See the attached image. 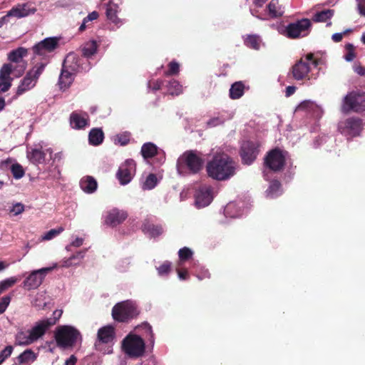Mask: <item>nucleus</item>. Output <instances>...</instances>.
I'll list each match as a JSON object with an SVG mask.
<instances>
[{
  "instance_id": "nucleus-1",
  "label": "nucleus",
  "mask_w": 365,
  "mask_h": 365,
  "mask_svg": "<svg viewBox=\"0 0 365 365\" xmlns=\"http://www.w3.org/2000/svg\"><path fill=\"white\" fill-rule=\"evenodd\" d=\"M237 168V164L224 153L215 155L206 165L208 176L219 181L230 179L236 174Z\"/></svg>"
},
{
  "instance_id": "nucleus-2",
  "label": "nucleus",
  "mask_w": 365,
  "mask_h": 365,
  "mask_svg": "<svg viewBox=\"0 0 365 365\" xmlns=\"http://www.w3.org/2000/svg\"><path fill=\"white\" fill-rule=\"evenodd\" d=\"M204 160L201 155L190 150L181 155L177 161V170L180 175L196 174L202 168Z\"/></svg>"
},
{
  "instance_id": "nucleus-3",
  "label": "nucleus",
  "mask_w": 365,
  "mask_h": 365,
  "mask_svg": "<svg viewBox=\"0 0 365 365\" xmlns=\"http://www.w3.org/2000/svg\"><path fill=\"white\" fill-rule=\"evenodd\" d=\"M54 337L57 346L63 349L72 348L81 340L79 331L71 325H61L56 327Z\"/></svg>"
},
{
  "instance_id": "nucleus-4",
  "label": "nucleus",
  "mask_w": 365,
  "mask_h": 365,
  "mask_svg": "<svg viewBox=\"0 0 365 365\" xmlns=\"http://www.w3.org/2000/svg\"><path fill=\"white\" fill-rule=\"evenodd\" d=\"M78 60V57L73 53L68 54L65 58L58 79V85L61 90H66L71 85L76 73L80 70Z\"/></svg>"
},
{
  "instance_id": "nucleus-5",
  "label": "nucleus",
  "mask_w": 365,
  "mask_h": 365,
  "mask_svg": "<svg viewBox=\"0 0 365 365\" xmlns=\"http://www.w3.org/2000/svg\"><path fill=\"white\" fill-rule=\"evenodd\" d=\"M46 334L39 322H36L30 329H19L15 335V344L29 346L37 341Z\"/></svg>"
},
{
  "instance_id": "nucleus-6",
  "label": "nucleus",
  "mask_w": 365,
  "mask_h": 365,
  "mask_svg": "<svg viewBox=\"0 0 365 365\" xmlns=\"http://www.w3.org/2000/svg\"><path fill=\"white\" fill-rule=\"evenodd\" d=\"M138 314L136 304L130 300L119 302L112 309V315L115 320L126 322Z\"/></svg>"
},
{
  "instance_id": "nucleus-7",
  "label": "nucleus",
  "mask_w": 365,
  "mask_h": 365,
  "mask_svg": "<svg viewBox=\"0 0 365 365\" xmlns=\"http://www.w3.org/2000/svg\"><path fill=\"white\" fill-rule=\"evenodd\" d=\"M27 158L34 164H48L53 160V150L42 142L27 151Z\"/></svg>"
},
{
  "instance_id": "nucleus-8",
  "label": "nucleus",
  "mask_w": 365,
  "mask_h": 365,
  "mask_svg": "<svg viewBox=\"0 0 365 365\" xmlns=\"http://www.w3.org/2000/svg\"><path fill=\"white\" fill-rule=\"evenodd\" d=\"M57 263L51 266L36 269L30 272L23 282V287L27 290L36 289L42 284L46 274L58 267Z\"/></svg>"
},
{
  "instance_id": "nucleus-9",
  "label": "nucleus",
  "mask_w": 365,
  "mask_h": 365,
  "mask_svg": "<svg viewBox=\"0 0 365 365\" xmlns=\"http://www.w3.org/2000/svg\"><path fill=\"white\" fill-rule=\"evenodd\" d=\"M123 349L129 356L137 358L143 354L145 342L140 336L129 334L123 341Z\"/></svg>"
},
{
  "instance_id": "nucleus-10",
  "label": "nucleus",
  "mask_w": 365,
  "mask_h": 365,
  "mask_svg": "<svg viewBox=\"0 0 365 365\" xmlns=\"http://www.w3.org/2000/svg\"><path fill=\"white\" fill-rule=\"evenodd\" d=\"M362 128V121L358 118H349L338 123L339 131L348 139L359 135Z\"/></svg>"
},
{
  "instance_id": "nucleus-11",
  "label": "nucleus",
  "mask_w": 365,
  "mask_h": 365,
  "mask_svg": "<svg viewBox=\"0 0 365 365\" xmlns=\"http://www.w3.org/2000/svg\"><path fill=\"white\" fill-rule=\"evenodd\" d=\"M59 38L57 37H48L41 41L33 46L34 59L38 60V58H48L50 53L53 52L58 46Z\"/></svg>"
},
{
  "instance_id": "nucleus-12",
  "label": "nucleus",
  "mask_w": 365,
  "mask_h": 365,
  "mask_svg": "<svg viewBox=\"0 0 365 365\" xmlns=\"http://www.w3.org/2000/svg\"><path fill=\"white\" fill-rule=\"evenodd\" d=\"M311 26V21L308 19H302L289 24L285 29V36L289 38L307 36L310 32Z\"/></svg>"
},
{
  "instance_id": "nucleus-13",
  "label": "nucleus",
  "mask_w": 365,
  "mask_h": 365,
  "mask_svg": "<svg viewBox=\"0 0 365 365\" xmlns=\"http://www.w3.org/2000/svg\"><path fill=\"white\" fill-rule=\"evenodd\" d=\"M341 110L344 113H347L351 110L355 112H361L365 110L364 97L355 93H350L347 94L344 97Z\"/></svg>"
},
{
  "instance_id": "nucleus-14",
  "label": "nucleus",
  "mask_w": 365,
  "mask_h": 365,
  "mask_svg": "<svg viewBox=\"0 0 365 365\" xmlns=\"http://www.w3.org/2000/svg\"><path fill=\"white\" fill-rule=\"evenodd\" d=\"M27 55V49L19 47L11 51L8 54V59L11 61L16 70L14 71L15 76L19 77L22 75L26 68V63L23 58Z\"/></svg>"
},
{
  "instance_id": "nucleus-15",
  "label": "nucleus",
  "mask_w": 365,
  "mask_h": 365,
  "mask_svg": "<svg viewBox=\"0 0 365 365\" xmlns=\"http://www.w3.org/2000/svg\"><path fill=\"white\" fill-rule=\"evenodd\" d=\"M287 155V152L277 148L274 149L268 153L264 163L271 170L279 171L284 167Z\"/></svg>"
},
{
  "instance_id": "nucleus-16",
  "label": "nucleus",
  "mask_w": 365,
  "mask_h": 365,
  "mask_svg": "<svg viewBox=\"0 0 365 365\" xmlns=\"http://www.w3.org/2000/svg\"><path fill=\"white\" fill-rule=\"evenodd\" d=\"M317 66V63L313 60V55L308 54L304 59L302 58L293 66V76L296 80L303 79L310 71L311 66Z\"/></svg>"
},
{
  "instance_id": "nucleus-17",
  "label": "nucleus",
  "mask_w": 365,
  "mask_h": 365,
  "mask_svg": "<svg viewBox=\"0 0 365 365\" xmlns=\"http://www.w3.org/2000/svg\"><path fill=\"white\" fill-rule=\"evenodd\" d=\"M214 198L213 188L208 185H200L195 191V204L197 208L208 206Z\"/></svg>"
},
{
  "instance_id": "nucleus-18",
  "label": "nucleus",
  "mask_w": 365,
  "mask_h": 365,
  "mask_svg": "<svg viewBox=\"0 0 365 365\" xmlns=\"http://www.w3.org/2000/svg\"><path fill=\"white\" fill-rule=\"evenodd\" d=\"M267 11L264 14H259L256 9H251L250 11L252 16L261 20L278 18L284 13V8L279 4L278 0H271L267 6Z\"/></svg>"
},
{
  "instance_id": "nucleus-19",
  "label": "nucleus",
  "mask_w": 365,
  "mask_h": 365,
  "mask_svg": "<svg viewBox=\"0 0 365 365\" xmlns=\"http://www.w3.org/2000/svg\"><path fill=\"white\" fill-rule=\"evenodd\" d=\"M135 173V163L133 160L129 159L119 167L116 176L120 183L125 185L131 181Z\"/></svg>"
},
{
  "instance_id": "nucleus-20",
  "label": "nucleus",
  "mask_w": 365,
  "mask_h": 365,
  "mask_svg": "<svg viewBox=\"0 0 365 365\" xmlns=\"http://www.w3.org/2000/svg\"><path fill=\"white\" fill-rule=\"evenodd\" d=\"M257 145L251 141L244 142L241 147V158L245 164L250 165L256 159L258 155Z\"/></svg>"
},
{
  "instance_id": "nucleus-21",
  "label": "nucleus",
  "mask_w": 365,
  "mask_h": 365,
  "mask_svg": "<svg viewBox=\"0 0 365 365\" xmlns=\"http://www.w3.org/2000/svg\"><path fill=\"white\" fill-rule=\"evenodd\" d=\"M125 211L117 208H113L105 212L103 215L104 223L110 227H116L127 218Z\"/></svg>"
},
{
  "instance_id": "nucleus-22",
  "label": "nucleus",
  "mask_w": 365,
  "mask_h": 365,
  "mask_svg": "<svg viewBox=\"0 0 365 365\" xmlns=\"http://www.w3.org/2000/svg\"><path fill=\"white\" fill-rule=\"evenodd\" d=\"M16 68L12 64H4L0 69V93L7 91L11 86L12 78L11 74L15 76Z\"/></svg>"
},
{
  "instance_id": "nucleus-23",
  "label": "nucleus",
  "mask_w": 365,
  "mask_h": 365,
  "mask_svg": "<svg viewBox=\"0 0 365 365\" xmlns=\"http://www.w3.org/2000/svg\"><path fill=\"white\" fill-rule=\"evenodd\" d=\"M70 125L75 130H83L89 125V117L87 113L76 110L70 115Z\"/></svg>"
},
{
  "instance_id": "nucleus-24",
  "label": "nucleus",
  "mask_w": 365,
  "mask_h": 365,
  "mask_svg": "<svg viewBox=\"0 0 365 365\" xmlns=\"http://www.w3.org/2000/svg\"><path fill=\"white\" fill-rule=\"evenodd\" d=\"M295 111L297 113L304 112L314 118H319L323 113L322 108L316 103L312 101H304L297 108Z\"/></svg>"
},
{
  "instance_id": "nucleus-25",
  "label": "nucleus",
  "mask_w": 365,
  "mask_h": 365,
  "mask_svg": "<svg viewBox=\"0 0 365 365\" xmlns=\"http://www.w3.org/2000/svg\"><path fill=\"white\" fill-rule=\"evenodd\" d=\"M36 11V9L35 7H34L31 4L26 3L18 4L16 6H14L11 10L8 11V13L11 17L21 19L30 14H33Z\"/></svg>"
},
{
  "instance_id": "nucleus-26",
  "label": "nucleus",
  "mask_w": 365,
  "mask_h": 365,
  "mask_svg": "<svg viewBox=\"0 0 365 365\" xmlns=\"http://www.w3.org/2000/svg\"><path fill=\"white\" fill-rule=\"evenodd\" d=\"M115 333L114 329L112 326H106L101 328L98 331V341L96 343L95 346L97 349L101 350L98 346L101 344H109L113 341Z\"/></svg>"
},
{
  "instance_id": "nucleus-27",
  "label": "nucleus",
  "mask_w": 365,
  "mask_h": 365,
  "mask_svg": "<svg viewBox=\"0 0 365 365\" xmlns=\"http://www.w3.org/2000/svg\"><path fill=\"white\" fill-rule=\"evenodd\" d=\"M36 82L37 79L28 72L17 88L16 97L33 88Z\"/></svg>"
},
{
  "instance_id": "nucleus-28",
  "label": "nucleus",
  "mask_w": 365,
  "mask_h": 365,
  "mask_svg": "<svg viewBox=\"0 0 365 365\" xmlns=\"http://www.w3.org/2000/svg\"><path fill=\"white\" fill-rule=\"evenodd\" d=\"M119 11V6L117 4L110 1L106 6L107 18L118 27L120 26L123 22L117 16Z\"/></svg>"
},
{
  "instance_id": "nucleus-29",
  "label": "nucleus",
  "mask_w": 365,
  "mask_h": 365,
  "mask_svg": "<svg viewBox=\"0 0 365 365\" xmlns=\"http://www.w3.org/2000/svg\"><path fill=\"white\" fill-rule=\"evenodd\" d=\"M48 63L49 59L46 57L38 58L37 61L33 58L34 66L29 72L38 80Z\"/></svg>"
},
{
  "instance_id": "nucleus-30",
  "label": "nucleus",
  "mask_w": 365,
  "mask_h": 365,
  "mask_svg": "<svg viewBox=\"0 0 365 365\" xmlns=\"http://www.w3.org/2000/svg\"><path fill=\"white\" fill-rule=\"evenodd\" d=\"M240 203L232 202L228 203L225 209L224 214L226 217L235 218L242 215L243 212L241 210Z\"/></svg>"
},
{
  "instance_id": "nucleus-31",
  "label": "nucleus",
  "mask_w": 365,
  "mask_h": 365,
  "mask_svg": "<svg viewBox=\"0 0 365 365\" xmlns=\"http://www.w3.org/2000/svg\"><path fill=\"white\" fill-rule=\"evenodd\" d=\"M97 186L96 180L91 176L83 178L80 181L81 188L86 193L94 192L97 189Z\"/></svg>"
},
{
  "instance_id": "nucleus-32",
  "label": "nucleus",
  "mask_w": 365,
  "mask_h": 365,
  "mask_svg": "<svg viewBox=\"0 0 365 365\" xmlns=\"http://www.w3.org/2000/svg\"><path fill=\"white\" fill-rule=\"evenodd\" d=\"M37 358V355L31 349H26L23 351L18 357V364L19 365H30Z\"/></svg>"
},
{
  "instance_id": "nucleus-33",
  "label": "nucleus",
  "mask_w": 365,
  "mask_h": 365,
  "mask_svg": "<svg viewBox=\"0 0 365 365\" xmlns=\"http://www.w3.org/2000/svg\"><path fill=\"white\" fill-rule=\"evenodd\" d=\"M99 46V43L95 40H90L84 43L81 46V51L83 56L90 58L93 56Z\"/></svg>"
},
{
  "instance_id": "nucleus-34",
  "label": "nucleus",
  "mask_w": 365,
  "mask_h": 365,
  "mask_svg": "<svg viewBox=\"0 0 365 365\" xmlns=\"http://www.w3.org/2000/svg\"><path fill=\"white\" fill-rule=\"evenodd\" d=\"M104 139V134L101 128H93L88 134V141L92 145L97 146L101 145Z\"/></svg>"
},
{
  "instance_id": "nucleus-35",
  "label": "nucleus",
  "mask_w": 365,
  "mask_h": 365,
  "mask_svg": "<svg viewBox=\"0 0 365 365\" xmlns=\"http://www.w3.org/2000/svg\"><path fill=\"white\" fill-rule=\"evenodd\" d=\"M62 314L63 311L61 309H56L53 312L52 317L46 318L38 322L46 332L51 326L56 324L58 320L61 318Z\"/></svg>"
},
{
  "instance_id": "nucleus-36",
  "label": "nucleus",
  "mask_w": 365,
  "mask_h": 365,
  "mask_svg": "<svg viewBox=\"0 0 365 365\" xmlns=\"http://www.w3.org/2000/svg\"><path fill=\"white\" fill-rule=\"evenodd\" d=\"M282 193L281 184L277 180L271 182L268 189L266 191V195L269 198H275Z\"/></svg>"
},
{
  "instance_id": "nucleus-37",
  "label": "nucleus",
  "mask_w": 365,
  "mask_h": 365,
  "mask_svg": "<svg viewBox=\"0 0 365 365\" xmlns=\"http://www.w3.org/2000/svg\"><path fill=\"white\" fill-rule=\"evenodd\" d=\"M334 11L332 9H325L317 12L312 17L314 22H327L330 20L334 16Z\"/></svg>"
},
{
  "instance_id": "nucleus-38",
  "label": "nucleus",
  "mask_w": 365,
  "mask_h": 365,
  "mask_svg": "<svg viewBox=\"0 0 365 365\" xmlns=\"http://www.w3.org/2000/svg\"><path fill=\"white\" fill-rule=\"evenodd\" d=\"M141 153L144 158H152L158 153V147L153 143H146L141 148Z\"/></svg>"
},
{
  "instance_id": "nucleus-39",
  "label": "nucleus",
  "mask_w": 365,
  "mask_h": 365,
  "mask_svg": "<svg viewBox=\"0 0 365 365\" xmlns=\"http://www.w3.org/2000/svg\"><path fill=\"white\" fill-rule=\"evenodd\" d=\"M244 85L242 82H235L230 89V96L232 99H238L244 93Z\"/></svg>"
},
{
  "instance_id": "nucleus-40",
  "label": "nucleus",
  "mask_w": 365,
  "mask_h": 365,
  "mask_svg": "<svg viewBox=\"0 0 365 365\" xmlns=\"http://www.w3.org/2000/svg\"><path fill=\"white\" fill-rule=\"evenodd\" d=\"M143 231L150 237H155L163 233V229L160 225L145 224L143 226Z\"/></svg>"
},
{
  "instance_id": "nucleus-41",
  "label": "nucleus",
  "mask_w": 365,
  "mask_h": 365,
  "mask_svg": "<svg viewBox=\"0 0 365 365\" xmlns=\"http://www.w3.org/2000/svg\"><path fill=\"white\" fill-rule=\"evenodd\" d=\"M261 38L257 35H248L245 39V44L252 49L259 50L261 46Z\"/></svg>"
},
{
  "instance_id": "nucleus-42",
  "label": "nucleus",
  "mask_w": 365,
  "mask_h": 365,
  "mask_svg": "<svg viewBox=\"0 0 365 365\" xmlns=\"http://www.w3.org/2000/svg\"><path fill=\"white\" fill-rule=\"evenodd\" d=\"M192 267L196 268L194 274L199 280H203L210 277V273L208 269L202 266L197 265L196 262H192Z\"/></svg>"
},
{
  "instance_id": "nucleus-43",
  "label": "nucleus",
  "mask_w": 365,
  "mask_h": 365,
  "mask_svg": "<svg viewBox=\"0 0 365 365\" xmlns=\"http://www.w3.org/2000/svg\"><path fill=\"white\" fill-rule=\"evenodd\" d=\"M168 88V92L169 94L174 96V95H179L182 92V86L180 84V83L176 80H171L168 83L167 85Z\"/></svg>"
},
{
  "instance_id": "nucleus-44",
  "label": "nucleus",
  "mask_w": 365,
  "mask_h": 365,
  "mask_svg": "<svg viewBox=\"0 0 365 365\" xmlns=\"http://www.w3.org/2000/svg\"><path fill=\"white\" fill-rule=\"evenodd\" d=\"M193 252L188 247H184L178 251L179 262L178 267H182L184 262L192 258Z\"/></svg>"
},
{
  "instance_id": "nucleus-45",
  "label": "nucleus",
  "mask_w": 365,
  "mask_h": 365,
  "mask_svg": "<svg viewBox=\"0 0 365 365\" xmlns=\"http://www.w3.org/2000/svg\"><path fill=\"white\" fill-rule=\"evenodd\" d=\"M158 184V179L155 174H149L142 184V188L144 190L153 189Z\"/></svg>"
},
{
  "instance_id": "nucleus-46",
  "label": "nucleus",
  "mask_w": 365,
  "mask_h": 365,
  "mask_svg": "<svg viewBox=\"0 0 365 365\" xmlns=\"http://www.w3.org/2000/svg\"><path fill=\"white\" fill-rule=\"evenodd\" d=\"M98 14L97 11H93L90 13L86 17H85L79 27L80 31H83L87 27H89L90 23L93 20L97 19Z\"/></svg>"
},
{
  "instance_id": "nucleus-47",
  "label": "nucleus",
  "mask_w": 365,
  "mask_h": 365,
  "mask_svg": "<svg viewBox=\"0 0 365 365\" xmlns=\"http://www.w3.org/2000/svg\"><path fill=\"white\" fill-rule=\"evenodd\" d=\"M63 230L64 228L63 227H59L56 229H51L41 236V240H51L57 237L58 235H59Z\"/></svg>"
},
{
  "instance_id": "nucleus-48",
  "label": "nucleus",
  "mask_w": 365,
  "mask_h": 365,
  "mask_svg": "<svg viewBox=\"0 0 365 365\" xmlns=\"http://www.w3.org/2000/svg\"><path fill=\"white\" fill-rule=\"evenodd\" d=\"M130 133L128 132H124L120 134L116 135L113 138V142L116 145H125L130 140Z\"/></svg>"
},
{
  "instance_id": "nucleus-49",
  "label": "nucleus",
  "mask_w": 365,
  "mask_h": 365,
  "mask_svg": "<svg viewBox=\"0 0 365 365\" xmlns=\"http://www.w3.org/2000/svg\"><path fill=\"white\" fill-rule=\"evenodd\" d=\"M136 329L137 330H143L145 331V333L148 334V335L149 336V339H148L149 342L150 343L152 346L154 345V342H155L154 336H153V333L152 331V327L149 324L143 323L140 326L136 328Z\"/></svg>"
},
{
  "instance_id": "nucleus-50",
  "label": "nucleus",
  "mask_w": 365,
  "mask_h": 365,
  "mask_svg": "<svg viewBox=\"0 0 365 365\" xmlns=\"http://www.w3.org/2000/svg\"><path fill=\"white\" fill-rule=\"evenodd\" d=\"M11 171L16 179H20L24 175V170L19 164H14L11 167Z\"/></svg>"
},
{
  "instance_id": "nucleus-51",
  "label": "nucleus",
  "mask_w": 365,
  "mask_h": 365,
  "mask_svg": "<svg viewBox=\"0 0 365 365\" xmlns=\"http://www.w3.org/2000/svg\"><path fill=\"white\" fill-rule=\"evenodd\" d=\"M171 263L168 261L163 262L160 266L157 267L158 274L159 276L163 277L169 274L170 271Z\"/></svg>"
},
{
  "instance_id": "nucleus-52",
  "label": "nucleus",
  "mask_w": 365,
  "mask_h": 365,
  "mask_svg": "<svg viewBox=\"0 0 365 365\" xmlns=\"http://www.w3.org/2000/svg\"><path fill=\"white\" fill-rule=\"evenodd\" d=\"M346 53L344 55V59L348 61H352L355 58L354 46L351 43H347L345 46Z\"/></svg>"
},
{
  "instance_id": "nucleus-53",
  "label": "nucleus",
  "mask_w": 365,
  "mask_h": 365,
  "mask_svg": "<svg viewBox=\"0 0 365 365\" xmlns=\"http://www.w3.org/2000/svg\"><path fill=\"white\" fill-rule=\"evenodd\" d=\"M14 348L12 346L9 345L6 346L1 352H0V365L5 361L6 359H8L12 354Z\"/></svg>"
},
{
  "instance_id": "nucleus-54",
  "label": "nucleus",
  "mask_w": 365,
  "mask_h": 365,
  "mask_svg": "<svg viewBox=\"0 0 365 365\" xmlns=\"http://www.w3.org/2000/svg\"><path fill=\"white\" fill-rule=\"evenodd\" d=\"M84 239L83 237H75L71 243L66 247L67 251H71L73 247H79L83 245Z\"/></svg>"
},
{
  "instance_id": "nucleus-55",
  "label": "nucleus",
  "mask_w": 365,
  "mask_h": 365,
  "mask_svg": "<svg viewBox=\"0 0 365 365\" xmlns=\"http://www.w3.org/2000/svg\"><path fill=\"white\" fill-rule=\"evenodd\" d=\"M24 205L21 202H16L9 208V212L16 216L21 214L24 211Z\"/></svg>"
},
{
  "instance_id": "nucleus-56",
  "label": "nucleus",
  "mask_w": 365,
  "mask_h": 365,
  "mask_svg": "<svg viewBox=\"0 0 365 365\" xmlns=\"http://www.w3.org/2000/svg\"><path fill=\"white\" fill-rule=\"evenodd\" d=\"M180 66L176 61H171L169 63V69L166 72V75H175L179 72Z\"/></svg>"
},
{
  "instance_id": "nucleus-57",
  "label": "nucleus",
  "mask_w": 365,
  "mask_h": 365,
  "mask_svg": "<svg viewBox=\"0 0 365 365\" xmlns=\"http://www.w3.org/2000/svg\"><path fill=\"white\" fill-rule=\"evenodd\" d=\"M75 260L73 258H72V256H71L70 257L68 258H65V259H63L61 262V267H66V268H68V267H72V266H77L79 264V262H73V261Z\"/></svg>"
},
{
  "instance_id": "nucleus-58",
  "label": "nucleus",
  "mask_w": 365,
  "mask_h": 365,
  "mask_svg": "<svg viewBox=\"0 0 365 365\" xmlns=\"http://www.w3.org/2000/svg\"><path fill=\"white\" fill-rule=\"evenodd\" d=\"M11 302V297L9 296H5L4 297L1 301H0V314L4 313L8 306L9 305V303Z\"/></svg>"
},
{
  "instance_id": "nucleus-59",
  "label": "nucleus",
  "mask_w": 365,
  "mask_h": 365,
  "mask_svg": "<svg viewBox=\"0 0 365 365\" xmlns=\"http://www.w3.org/2000/svg\"><path fill=\"white\" fill-rule=\"evenodd\" d=\"M178 275L180 279L186 280L189 278V274L187 269L182 267H178L177 269Z\"/></svg>"
},
{
  "instance_id": "nucleus-60",
  "label": "nucleus",
  "mask_w": 365,
  "mask_h": 365,
  "mask_svg": "<svg viewBox=\"0 0 365 365\" xmlns=\"http://www.w3.org/2000/svg\"><path fill=\"white\" fill-rule=\"evenodd\" d=\"M225 119L219 116L214 117L207 121V125L210 127H215L221 125L224 123Z\"/></svg>"
},
{
  "instance_id": "nucleus-61",
  "label": "nucleus",
  "mask_w": 365,
  "mask_h": 365,
  "mask_svg": "<svg viewBox=\"0 0 365 365\" xmlns=\"http://www.w3.org/2000/svg\"><path fill=\"white\" fill-rule=\"evenodd\" d=\"M359 14L365 17V0H356Z\"/></svg>"
},
{
  "instance_id": "nucleus-62",
  "label": "nucleus",
  "mask_w": 365,
  "mask_h": 365,
  "mask_svg": "<svg viewBox=\"0 0 365 365\" xmlns=\"http://www.w3.org/2000/svg\"><path fill=\"white\" fill-rule=\"evenodd\" d=\"M351 30L350 29H347L346 31H344V32L342 33H336V34H334L332 36H331V39L333 41L336 42V43H338V42H340L342 38H343V36L344 34H347L348 32H349Z\"/></svg>"
},
{
  "instance_id": "nucleus-63",
  "label": "nucleus",
  "mask_w": 365,
  "mask_h": 365,
  "mask_svg": "<svg viewBox=\"0 0 365 365\" xmlns=\"http://www.w3.org/2000/svg\"><path fill=\"white\" fill-rule=\"evenodd\" d=\"M162 86V81H149L148 83V88L152 89L153 91H158L160 88Z\"/></svg>"
},
{
  "instance_id": "nucleus-64",
  "label": "nucleus",
  "mask_w": 365,
  "mask_h": 365,
  "mask_svg": "<svg viewBox=\"0 0 365 365\" xmlns=\"http://www.w3.org/2000/svg\"><path fill=\"white\" fill-rule=\"evenodd\" d=\"M18 280H19V279L17 277H9V278H7V279L3 280V282L6 284V287L9 288V287H12L13 285H14L18 282Z\"/></svg>"
}]
</instances>
